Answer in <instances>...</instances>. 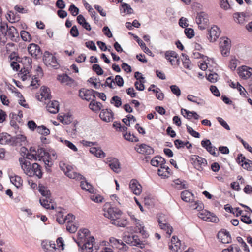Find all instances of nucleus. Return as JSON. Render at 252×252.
<instances>
[{
  "instance_id": "obj_1",
  "label": "nucleus",
  "mask_w": 252,
  "mask_h": 252,
  "mask_svg": "<svg viewBox=\"0 0 252 252\" xmlns=\"http://www.w3.org/2000/svg\"><path fill=\"white\" fill-rule=\"evenodd\" d=\"M122 214L121 211L115 208H109L104 211V216L111 220V223L119 226L124 227L127 224L126 219L121 218Z\"/></svg>"
},
{
  "instance_id": "obj_2",
  "label": "nucleus",
  "mask_w": 252,
  "mask_h": 252,
  "mask_svg": "<svg viewBox=\"0 0 252 252\" xmlns=\"http://www.w3.org/2000/svg\"><path fill=\"white\" fill-rule=\"evenodd\" d=\"M191 160L194 167L199 171H203L207 165V160L202 157L197 155H192Z\"/></svg>"
},
{
  "instance_id": "obj_3",
  "label": "nucleus",
  "mask_w": 252,
  "mask_h": 252,
  "mask_svg": "<svg viewBox=\"0 0 252 252\" xmlns=\"http://www.w3.org/2000/svg\"><path fill=\"white\" fill-rule=\"evenodd\" d=\"M196 22L200 30L205 29L209 24L208 14L204 12L198 13L196 18Z\"/></svg>"
},
{
  "instance_id": "obj_4",
  "label": "nucleus",
  "mask_w": 252,
  "mask_h": 252,
  "mask_svg": "<svg viewBox=\"0 0 252 252\" xmlns=\"http://www.w3.org/2000/svg\"><path fill=\"white\" fill-rule=\"evenodd\" d=\"M43 59L47 66L57 68L59 65L56 57L49 52L44 53Z\"/></svg>"
},
{
  "instance_id": "obj_5",
  "label": "nucleus",
  "mask_w": 252,
  "mask_h": 252,
  "mask_svg": "<svg viewBox=\"0 0 252 252\" xmlns=\"http://www.w3.org/2000/svg\"><path fill=\"white\" fill-rule=\"evenodd\" d=\"M198 216L200 219L206 221L217 222L219 220V219L217 216L206 210H202L198 213Z\"/></svg>"
},
{
  "instance_id": "obj_6",
  "label": "nucleus",
  "mask_w": 252,
  "mask_h": 252,
  "mask_svg": "<svg viewBox=\"0 0 252 252\" xmlns=\"http://www.w3.org/2000/svg\"><path fill=\"white\" fill-rule=\"evenodd\" d=\"M239 77L243 79H248L252 75V68L247 66H242L237 69Z\"/></svg>"
},
{
  "instance_id": "obj_7",
  "label": "nucleus",
  "mask_w": 252,
  "mask_h": 252,
  "mask_svg": "<svg viewBox=\"0 0 252 252\" xmlns=\"http://www.w3.org/2000/svg\"><path fill=\"white\" fill-rule=\"evenodd\" d=\"M230 43V39L227 38L221 39L220 42V50L223 56H227L229 55L231 47Z\"/></svg>"
},
{
  "instance_id": "obj_8",
  "label": "nucleus",
  "mask_w": 252,
  "mask_h": 252,
  "mask_svg": "<svg viewBox=\"0 0 252 252\" xmlns=\"http://www.w3.org/2000/svg\"><path fill=\"white\" fill-rule=\"evenodd\" d=\"M169 249L172 252H178L179 250H184L185 248L184 246H181V242L178 238L174 236L171 238Z\"/></svg>"
},
{
  "instance_id": "obj_9",
  "label": "nucleus",
  "mask_w": 252,
  "mask_h": 252,
  "mask_svg": "<svg viewBox=\"0 0 252 252\" xmlns=\"http://www.w3.org/2000/svg\"><path fill=\"white\" fill-rule=\"evenodd\" d=\"M94 237H89L85 243L80 247L83 252H93V246L94 243Z\"/></svg>"
},
{
  "instance_id": "obj_10",
  "label": "nucleus",
  "mask_w": 252,
  "mask_h": 252,
  "mask_svg": "<svg viewBox=\"0 0 252 252\" xmlns=\"http://www.w3.org/2000/svg\"><path fill=\"white\" fill-rule=\"evenodd\" d=\"M165 57L172 65L179 64L178 54L173 51H167L165 53Z\"/></svg>"
},
{
  "instance_id": "obj_11",
  "label": "nucleus",
  "mask_w": 252,
  "mask_h": 252,
  "mask_svg": "<svg viewBox=\"0 0 252 252\" xmlns=\"http://www.w3.org/2000/svg\"><path fill=\"white\" fill-rule=\"evenodd\" d=\"M208 39L210 42L215 41L219 37L220 31L217 26H213L208 31Z\"/></svg>"
},
{
  "instance_id": "obj_12",
  "label": "nucleus",
  "mask_w": 252,
  "mask_h": 252,
  "mask_svg": "<svg viewBox=\"0 0 252 252\" xmlns=\"http://www.w3.org/2000/svg\"><path fill=\"white\" fill-rule=\"evenodd\" d=\"M219 240L222 243L228 244L231 242V237L230 233L226 230L223 229L220 231L217 235Z\"/></svg>"
},
{
  "instance_id": "obj_13",
  "label": "nucleus",
  "mask_w": 252,
  "mask_h": 252,
  "mask_svg": "<svg viewBox=\"0 0 252 252\" xmlns=\"http://www.w3.org/2000/svg\"><path fill=\"white\" fill-rule=\"evenodd\" d=\"M27 159L26 157L25 158L21 157L19 158V162L21 168L24 173L27 175L31 174L30 166L31 165L30 162Z\"/></svg>"
},
{
  "instance_id": "obj_14",
  "label": "nucleus",
  "mask_w": 252,
  "mask_h": 252,
  "mask_svg": "<svg viewBox=\"0 0 252 252\" xmlns=\"http://www.w3.org/2000/svg\"><path fill=\"white\" fill-rule=\"evenodd\" d=\"M238 160L239 163H242V167L249 171H252V162L249 159H246L242 154L238 155Z\"/></svg>"
},
{
  "instance_id": "obj_15",
  "label": "nucleus",
  "mask_w": 252,
  "mask_h": 252,
  "mask_svg": "<svg viewBox=\"0 0 252 252\" xmlns=\"http://www.w3.org/2000/svg\"><path fill=\"white\" fill-rule=\"evenodd\" d=\"M129 188L131 192L136 195H139L142 192V186L135 179H132L129 183Z\"/></svg>"
},
{
  "instance_id": "obj_16",
  "label": "nucleus",
  "mask_w": 252,
  "mask_h": 252,
  "mask_svg": "<svg viewBox=\"0 0 252 252\" xmlns=\"http://www.w3.org/2000/svg\"><path fill=\"white\" fill-rule=\"evenodd\" d=\"M113 113L110 109H104L100 113L99 117L104 121L109 122L113 119Z\"/></svg>"
},
{
  "instance_id": "obj_17",
  "label": "nucleus",
  "mask_w": 252,
  "mask_h": 252,
  "mask_svg": "<svg viewBox=\"0 0 252 252\" xmlns=\"http://www.w3.org/2000/svg\"><path fill=\"white\" fill-rule=\"evenodd\" d=\"M30 175H28L29 177L37 176L40 178L42 176V172L41 171L40 166L37 163H34L30 166Z\"/></svg>"
},
{
  "instance_id": "obj_18",
  "label": "nucleus",
  "mask_w": 252,
  "mask_h": 252,
  "mask_svg": "<svg viewBox=\"0 0 252 252\" xmlns=\"http://www.w3.org/2000/svg\"><path fill=\"white\" fill-rule=\"evenodd\" d=\"M28 50L31 55L35 58H38L41 55L40 47L38 45L34 43H31L29 45Z\"/></svg>"
},
{
  "instance_id": "obj_19",
  "label": "nucleus",
  "mask_w": 252,
  "mask_h": 252,
  "mask_svg": "<svg viewBox=\"0 0 252 252\" xmlns=\"http://www.w3.org/2000/svg\"><path fill=\"white\" fill-rule=\"evenodd\" d=\"M95 91L93 90H85L83 91H80L79 92V96L83 99L86 100L87 101H90L94 98L95 96L94 95V93Z\"/></svg>"
},
{
  "instance_id": "obj_20",
  "label": "nucleus",
  "mask_w": 252,
  "mask_h": 252,
  "mask_svg": "<svg viewBox=\"0 0 252 252\" xmlns=\"http://www.w3.org/2000/svg\"><path fill=\"white\" fill-rule=\"evenodd\" d=\"M89 231L87 229L80 230L78 232L77 236L78 241H77L75 239H74V240L76 242L79 247H81V245L84 241H86L88 238L87 237L89 235Z\"/></svg>"
},
{
  "instance_id": "obj_21",
  "label": "nucleus",
  "mask_w": 252,
  "mask_h": 252,
  "mask_svg": "<svg viewBox=\"0 0 252 252\" xmlns=\"http://www.w3.org/2000/svg\"><path fill=\"white\" fill-rule=\"evenodd\" d=\"M109 242L111 246L113 248H116L120 250H126V245L120 239H117L114 237H111L109 238Z\"/></svg>"
},
{
  "instance_id": "obj_22",
  "label": "nucleus",
  "mask_w": 252,
  "mask_h": 252,
  "mask_svg": "<svg viewBox=\"0 0 252 252\" xmlns=\"http://www.w3.org/2000/svg\"><path fill=\"white\" fill-rule=\"evenodd\" d=\"M40 95H36L37 98L40 101H43L48 99L50 98V90L45 86L41 87L40 89Z\"/></svg>"
},
{
  "instance_id": "obj_23",
  "label": "nucleus",
  "mask_w": 252,
  "mask_h": 252,
  "mask_svg": "<svg viewBox=\"0 0 252 252\" xmlns=\"http://www.w3.org/2000/svg\"><path fill=\"white\" fill-rule=\"evenodd\" d=\"M165 160L164 158L160 156H156L151 160V164L152 166L155 167L160 166V168H164Z\"/></svg>"
},
{
  "instance_id": "obj_24",
  "label": "nucleus",
  "mask_w": 252,
  "mask_h": 252,
  "mask_svg": "<svg viewBox=\"0 0 252 252\" xmlns=\"http://www.w3.org/2000/svg\"><path fill=\"white\" fill-rule=\"evenodd\" d=\"M9 134L7 133H2L0 134V143L2 145H13V140Z\"/></svg>"
},
{
  "instance_id": "obj_25",
  "label": "nucleus",
  "mask_w": 252,
  "mask_h": 252,
  "mask_svg": "<svg viewBox=\"0 0 252 252\" xmlns=\"http://www.w3.org/2000/svg\"><path fill=\"white\" fill-rule=\"evenodd\" d=\"M47 110L51 113L56 114L59 112V104L57 101H50L47 105Z\"/></svg>"
},
{
  "instance_id": "obj_26",
  "label": "nucleus",
  "mask_w": 252,
  "mask_h": 252,
  "mask_svg": "<svg viewBox=\"0 0 252 252\" xmlns=\"http://www.w3.org/2000/svg\"><path fill=\"white\" fill-rule=\"evenodd\" d=\"M136 150L142 154L150 155L154 153L152 148L146 144H141L136 148Z\"/></svg>"
},
{
  "instance_id": "obj_27",
  "label": "nucleus",
  "mask_w": 252,
  "mask_h": 252,
  "mask_svg": "<svg viewBox=\"0 0 252 252\" xmlns=\"http://www.w3.org/2000/svg\"><path fill=\"white\" fill-rule=\"evenodd\" d=\"M26 158L32 160H39V158L37 155L36 148L35 147H32L30 148L26 155Z\"/></svg>"
},
{
  "instance_id": "obj_28",
  "label": "nucleus",
  "mask_w": 252,
  "mask_h": 252,
  "mask_svg": "<svg viewBox=\"0 0 252 252\" xmlns=\"http://www.w3.org/2000/svg\"><path fill=\"white\" fill-rule=\"evenodd\" d=\"M90 152L97 158H103L106 157V154L100 147H91Z\"/></svg>"
},
{
  "instance_id": "obj_29",
  "label": "nucleus",
  "mask_w": 252,
  "mask_h": 252,
  "mask_svg": "<svg viewBox=\"0 0 252 252\" xmlns=\"http://www.w3.org/2000/svg\"><path fill=\"white\" fill-rule=\"evenodd\" d=\"M43 248L45 252H57V248L55 243H52L50 241L43 242L42 243Z\"/></svg>"
},
{
  "instance_id": "obj_30",
  "label": "nucleus",
  "mask_w": 252,
  "mask_h": 252,
  "mask_svg": "<svg viewBox=\"0 0 252 252\" xmlns=\"http://www.w3.org/2000/svg\"><path fill=\"white\" fill-rule=\"evenodd\" d=\"M40 203L41 205L47 209H54L55 205L52 202L51 199L41 198L40 199Z\"/></svg>"
},
{
  "instance_id": "obj_31",
  "label": "nucleus",
  "mask_w": 252,
  "mask_h": 252,
  "mask_svg": "<svg viewBox=\"0 0 252 252\" xmlns=\"http://www.w3.org/2000/svg\"><path fill=\"white\" fill-rule=\"evenodd\" d=\"M181 197L183 201L187 202H191L194 199L193 194L188 190L182 191L181 193Z\"/></svg>"
},
{
  "instance_id": "obj_32",
  "label": "nucleus",
  "mask_w": 252,
  "mask_h": 252,
  "mask_svg": "<svg viewBox=\"0 0 252 252\" xmlns=\"http://www.w3.org/2000/svg\"><path fill=\"white\" fill-rule=\"evenodd\" d=\"M109 166L114 172L118 173L120 171V163L119 160L115 158L110 160Z\"/></svg>"
},
{
  "instance_id": "obj_33",
  "label": "nucleus",
  "mask_w": 252,
  "mask_h": 252,
  "mask_svg": "<svg viewBox=\"0 0 252 252\" xmlns=\"http://www.w3.org/2000/svg\"><path fill=\"white\" fill-rule=\"evenodd\" d=\"M77 20L84 29L87 31H90L91 27L89 23L86 22V19L82 15H79L77 17Z\"/></svg>"
},
{
  "instance_id": "obj_34",
  "label": "nucleus",
  "mask_w": 252,
  "mask_h": 252,
  "mask_svg": "<svg viewBox=\"0 0 252 252\" xmlns=\"http://www.w3.org/2000/svg\"><path fill=\"white\" fill-rule=\"evenodd\" d=\"M65 175L69 178L80 180L84 179V177L81 174L74 171L71 167V169L67 171Z\"/></svg>"
},
{
  "instance_id": "obj_35",
  "label": "nucleus",
  "mask_w": 252,
  "mask_h": 252,
  "mask_svg": "<svg viewBox=\"0 0 252 252\" xmlns=\"http://www.w3.org/2000/svg\"><path fill=\"white\" fill-rule=\"evenodd\" d=\"M173 186L178 189L181 190L187 188L186 181L184 180L180 179H175L173 181Z\"/></svg>"
},
{
  "instance_id": "obj_36",
  "label": "nucleus",
  "mask_w": 252,
  "mask_h": 252,
  "mask_svg": "<svg viewBox=\"0 0 252 252\" xmlns=\"http://www.w3.org/2000/svg\"><path fill=\"white\" fill-rule=\"evenodd\" d=\"M89 108L93 111H99L101 107H102V105L100 102L95 101L94 99H92L91 102L89 104Z\"/></svg>"
},
{
  "instance_id": "obj_37",
  "label": "nucleus",
  "mask_w": 252,
  "mask_h": 252,
  "mask_svg": "<svg viewBox=\"0 0 252 252\" xmlns=\"http://www.w3.org/2000/svg\"><path fill=\"white\" fill-rule=\"evenodd\" d=\"M135 224L136 227L138 228L139 232L144 237H147L148 236V233L144 230V226L142 221L140 220H136V222H135Z\"/></svg>"
},
{
  "instance_id": "obj_38",
  "label": "nucleus",
  "mask_w": 252,
  "mask_h": 252,
  "mask_svg": "<svg viewBox=\"0 0 252 252\" xmlns=\"http://www.w3.org/2000/svg\"><path fill=\"white\" fill-rule=\"evenodd\" d=\"M187 99L189 101L195 103L198 105H203L205 104V101L197 96L192 95L191 94H189L187 96Z\"/></svg>"
},
{
  "instance_id": "obj_39",
  "label": "nucleus",
  "mask_w": 252,
  "mask_h": 252,
  "mask_svg": "<svg viewBox=\"0 0 252 252\" xmlns=\"http://www.w3.org/2000/svg\"><path fill=\"white\" fill-rule=\"evenodd\" d=\"M6 36L11 39L18 37V33L16 29L13 26L10 27L8 29Z\"/></svg>"
},
{
  "instance_id": "obj_40",
  "label": "nucleus",
  "mask_w": 252,
  "mask_h": 252,
  "mask_svg": "<svg viewBox=\"0 0 252 252\" xmlns=\"http://www.w3.org/2000/svg\"><path fill=\"white\" fill-rule=\"evenodd\" d=\"M58 79L62 83H65L66 85H69L73 82V80L68 76L67 74H63L58 76Z\"/></svg>"
},
{
  "instance_id": "obj_41",
  "label": "nucleus",
  "mask_w": 252,
  "mask_h": 252,
  "mask_svg": "<svg viewBox=\"0 0 252 252\" xmlns=\"http://www.w3.org/2000/svg\"><path fill=\"white\" fill-rule=\"evenodd\" d=\"M80 186L83 190L88 191L91 193H93L94 191L92 185L86 181H82L81 182Z\"/></svg>"
},
{
  "instance_id": "obj_42",
  "label": "nucleus",
  "mask_w": 252,
  "mask_h": 252,
  "mask_svg": "<svg viewBox=\"0 0 252 252\" xmlns=\"http://www.w3.org/2000/svg\"><path fill=\"white\" fill-rule=\"evenodd\" d=\"M11 183L17 188L21 187L22 185L23 180L19 176H14L10 178Z\"/></svg>"
},
{
  "instance_id": "obj_43",
  "label": "nucleus",
  "mask_w": 252,
  "mask_h": 252,
  "mask_svg": "<svg viewBox=\"0 0 252 252\" xmlns=\"http://www.w3.org/2000/svg\"><path fill=\"white\" fill-rule=\"evenodd\" d=\"M182 60L183 62V64L185 68L188 69H190V61L189 58L188 56L185 54H182Z\"/></svg>"
},
{
  "instance_id": "obj_44",
  "label": "nucleus",
  "mask_w": 252,
  "mask_h": 252,
  "mask_svg": "<svg viewBox=\"0 0 252 252\" xmlns=\"http://www.w3.org/2000/svg\"><path fill=\"white\" fill-rule=\"evenodd\" d=\"M245 14L244 13H236L234 14V20L239 24H243L245 21Z\"/></svg>"
},
{
  "instance_id": "obj_45",
  "label": "nucleus",
  "mask_w": 252,
  "mask_h": 252,
  "mask_svg": "<svg viewBox=\"0 0 252 252\" xmlns=\"http://www.w3.org/2000/svg\"><path fill=\"white\" fill-rule=\"evenodd\" d=\"M37 132L44 136H47L50 134V130L44 125L38 126L37 127Z\"/></svg>"
},
{
  "instance_id": "obj_46",
  "label": "nucleus",
  "mask_w": 252,
  "mask_h": 252,
  "mask_svg": "<svg viewBox=\"0 0 252 252\" xmlns=\"http://www.w3.org/2000/svg\"><path fill=\"white\" fill-rule=\"evenodd\" d=\"M160 228L165 231H166V233L168 235V236H170L171 233L173 232V228L171 227L169 223H162L159 225Z\"/></svg>"
},
{
  "instance_id": "obj_47",
  "label": "nucleus",
  "mask_w": 252,
  "mask_h": 252,
  "mask_svg": "<svg viewBox=\"0 0 252 252\" xmlns=\"http://www.w3.org/2000/svg\"><path fill=\"white\" fill-rule=\"evenodd\" d=\"M120 10L122 13H126V14H131L133 13V9L130 7V6L126 3H123L122 5L121 8Z\"/></svg>"
},
{
  "instance_id": "obj_48",
  "label": "nucleus",
  "mask_w": 252,
  "mask_h": 252,
  "mask_svg": "<svg viewBox=\"0 0 252 252\" xmlns=\"http://www.w3.org/2000/svg\"><path fill=\"white\" fill-rule=\"evenodd\" d=\"M111 104L114 105L116 107H119L122 105L121 99L118 96L115 95L112 97L110 100Z\"/></svg>"
},
{
  "instance_id": "obj_49",
  "label": "nucleus",
  "mask_w": 252,
  "mask_h": 252,
  "mask_svg": "<svg viewBox=\"0 0 252 252\" xmlns=\"http://www.w3.org/2000/svg\"><path fill=\"white\" fill-rule=\"evenodd\" d=\"M132 245L137 246L141 249L145 247V244L141 241L137 235H133Z\"/></svg>"
},
{
  "instance_id": "obj_50",
  "label": "nucleus",
  "mask_w": 252,
  "mask_h": 252,
  "mask_svg": "<svg viewBox=\"0 0 252 252\" xmlns=\"http://www.w3.org/2000/svg\"><path fill=\"white\" fill-rule=\"evenodd\" d=\"M240 249L239 247L236 245H231L227 249H223L221 252H239Z\"/></svg>"
},
{
  "instance_id": "obj_51",
  "label": "nucleus",
  "mask_w": 252,
  "mask_h": 252,
  "mask_svg": "<svg viewBox=\"0 0 252 252\" xmlns=\"http://www.w3.org/2000/svg\"><path fill=\"white\" fill-rule=\"evenodd\" d=\"M63 213V212L61 210H60L58 211L57 214L56 220L57 222L61 224L65 223V217H64Z\"/></svg>"
},
{
  "instance_id": "obj_52",
  "label": "nucleus",
  "mask_w": 252,
  "mask_h": 252,
  "mask_svg": "<svg viewBox=\"0 0 252 252\" xmlns=\"http://www.w3.org/2000/svg\"><path fill=\"white\" fill-rule=\"evenodd\" d=\"M203 61L200 63V68L202 70H205L208 67V64L210 63V61L211 59H209L207 57H205L203 58Z\"/></svg>"
},
{
  "instance_id": "obj_53",
  "label": "nucleus",
  "mask_w": 252,
  "mask_h": 252,
  "mask_svg": "<svg viewBox=\"0 0 252 252\" xmlns=\"http://www.w3.org/2000/svg\"><path fill=\"white\" fill-rule=\"evenodd\" d=\"M61 141L66 146L70 148L74 152H77L78 151L77 148L74 145L72 142L67 140H61Z\"/></svg>"
},
{
  "instance_id": "obj_54",
  "label": "nucleus",
  "mask_w": 252,
  "mask_h": 252,
  "mask_svg": "<svg viewBox=\"0 0 252 252\" xmlns=\"http://www.w3.org/2000/svg\"><path fill=\"white\" fill-rule=\"evenodd\" d=\"M104 85L108 86L111 89H114L115 85L114 84V79L113 77L110 76L107 78Z\"/></svg>"
},
{
  "instance_id": "obj_55",
  "label": "nucleus",
  "mask_w": 252,
  "mask_h": 252,
  "mask_svg": "<svg viewBox=\"0 0 252 252\" xmlns=\"http://www.w3.org/2000/svg\"><path fill=\"white\" fill-rule=\"evenodd\" d=\"M18 76L22 81H25L30 77L29 72L27 70H25V68L23 70L21 69L20 73L18 74Z\"/></svg>"
},
{
  "instance_id": "obj_56",
  "label": "nucleus",
  "mask_w": 252,
  "mask_h": 252,
  "mask_svg": "<svg viewBox=\"0 0 252 252\" xmlns=\"http://www.w3.org/2000/svg\"><path fill=\"white\" fill-rule=\"evenodd\" d=\"M14 144H17L18 143L24 142L26 138L23 135H17L16 136L13 137Z\"/></svg>"
},
{
  "instance_id": "obj_57",
  "label": "nucleus",
  "mask_w": 252,
  "mask_h": 252,
  "mask_svg": "<svg viewBox=\"0 0 252 252\" xmlns=\"http://www.w3.org/2000/svg\"><path fill=\"white\" fill-rule=\"evenodd\" d=\"M77 228L78 226L73 222L68 223L66 225V229L70 233H75L77 231Z\"/></svg>"
},
{
  "instance_id": "obj_58",
  "label": "nucleus",
  "mask_w": 252,
  "mask_h": 252,
  "mask_svg": "<svg viewBox=\"0 0 252 252\" xmlns=\"http://www.w3.org/2000/svg\"><path fill=\"white\" fill-rule=\"evenodd\" d=\"M238 60L235 57H233L231 58L229 62V63L228 65L229 68L231 70H234L237 67V62Z\"/></svg>"
},
{
  "instance_id": "obj_59",
  "label": "nucleus",
  "mask_w": 252,
  "mask_h": 252,
  "mask_svg": "<svg viewBox=\"0 0 252 252\" xmlns=\"http://www.w3.org/2000/svg\"><path fill=\"white\" fill-rule=\"evenodd\" d=\"M7 15L8 17L7 18L11 23H15L19 20V17L16 16L13 12L10 11Z\"/></svg>"
},
{
  "instance_id": "obj_60",
  "label": "nucleus",
  "mask_w": 252,
  "mask_h": 252,
  "mask_svg": "<svg viewBox=\"0 0 252 252\" xmlns=\"http://www.w3.org/2000/svg\"><path fill=\"white\" fill-rule=\"evenodd\" d=\"M21 37L25 41L30 42L32 40L31 35L29 32L25 31H22L21 32Z\"/></svg>"
},
{
  "instance_id": "obj_61",
  "label": "nucleus",
  "mask_w": 252,
  "mask_h": 252,
  "mask_svg": "<svg viewBox=\"0 0 252 252\" xmlns=\"http://www.w3.org/2000/svg\"><path fill=\"white\" fill-rule=\"evenodd\" d=\"M164 168L160 167V168L158 169V174L162 178H165L168 177L169 175L170 174V172L165 171V165L164 166Z\"/></svg>"
},
{
  "instance_id": "obj_62",
  "label": "nucleus",
  "mask_w": 252,
  "mask_h": 252,
  "mask_svg": "<svg viewBox=\"0 0 252 252\" xmlns=\"http://www.w3.org/2000/svg\"><path fill=\"white\" fill-rule=\"evenodd\" d=\"M90 199L95 203H101L103 201V197L99 194H93L91 195Z\"/></svg>"
},
{
  "instance_id": "obj_63",
  "label": "nucleus",
  "mask_w": 252,
  "mask_h": 252,
  "mask_svg": "<svg viewBox=\"0 0 252 252\" xmlns=\"http://www.w3.org/2000/svg\"><path fill=\"white\" fill-rule=\"evenodd\" d=\"M39 191L43 196V198H48L49 199H51V193L49 190L45 189L44 188H40L39 189Z\"/></svg>"
},
{
  "instance_id": "obj_64",
  "label": "nucleus",
  "mask_w": 252,
  "mask_h": 252,
  "mask_svg": "<svg viewBox=\"0 0 252 252\" xmlns=\"http://www.w3.org/2000/svg\"><path fill=\"white\" fill-rule=\"evenodd\" d=\"M92 68L93 70L98 75H101L103 74V70L99 64H94L92 66Z\"/></svg>"
}]
</instances>
